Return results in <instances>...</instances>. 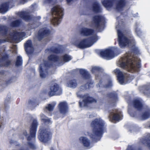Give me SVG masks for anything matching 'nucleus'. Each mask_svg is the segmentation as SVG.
<instances>
[{
  "instance_id": "f257e3e1",
  "label": "nucleus",
  "mask_w": 150,
  "mask_h": 150,
  "mask_svg": "<svg viewBox=\"0 0 150 150\" xmlns=\"http://www.w3.org/2000/svg\"><path fill=\"white\" fill-rule=\"evenodd\" d=\"M124 25L123 21H121L118 22V25L116 27L119 45L122 48L126 46L131 47L133 52L131 54L128 52L120 60V66L131 73L138 72L141 67L140 60L134 56L133 53L138 54L139 51L138 48L135 46V40L130 34V31L127 33L123 30Z\"/></svg>"
},
{
  "instance_id": "f03ea898",
  "label": "nucleus",
  "mask_w": 150,
  "mask_h": 150,
  "mask_svg": "<svg viewBox=\"0 0 150 150\" xmlns=\"http://www.w3.org/2000/svg\"><path fill=\"white\" fill-rule=\"evenodd\" d=\"M93 129L91 132H88V135L94 141L100 140L105 130V123L101 119H96L92 122L91 125Z\"/></svg>"
},
{
  "instance_id": "7ed1b4c3",
  "label": "nucleus",
  "mask_w": 150,
  "mask_h": 150,
  "mask_svg": "<svg viewBox=\"0 0 150 150\" xmlns=\"http://www.w3.org/2000/svg\"><path fill=\"white\" fill-rule=\"evenodd\" d=\"M8 30L6 26L0 25V45L5 42H9L11 40L21 41V39L25 35L24 32H18L16 30H13L8 35L7 33Z\"/></svg>"
},
{
  "instance_id": "20e7f679",
  "label": "nucleus",
  "mask_w": 150,
  "mask_h": 150,
  "mask_svg": "<svg viewBox=\"0 0 150 150\" xmlns=\"http://www.w3.org/2000/svg\"><path fill=\"white\" fill-rule=\"evenodd\" d=\"M48 61H44V64H42L39 66L40 75L42 78H45L47 76V70L51 65L50 62H56L59 60V58L56 55H51L48 57Z\"/></svg>"
},
{
  "instance_id": "39448f33",
  "label": "nucleus",
  "mask_w": 150,
  "mask_h": 150,
  "mask_svg": "<svg viewBox=\"0 0 150 150\" xmlns=\"http://www.w3.org/2000/svg\"><path fill=\"white\" fill-rule=\"evenodd\" d=\"M99 39L96 35H94L90 38H86L82 40H76L74 43V44L77 47L81 49L89 47L92 45Z\"/></svg>"
},
{
  "instance_id": "423d86ee",
  "label": "nucleus",
  "mask_w": 150,
  "mask_h": 150,
  "mask_svg": "<svg viewBox=\"0 0 150 150\" xmlns=\"http://www.w3.org/2000/svg\"><path fill=\"white\" fill-rule=\"evenodd\" d=\"M52 18L51 20L52 23L54 25L59 24L63 15V9L60 6H54L51 10Z\"/></svg>"
},
{
  "instance_id": "0eeeda50",
  "label": "nucleus",
  "mask_w": 150,
  "mask_h": 150,
  "mask_svg": "<svg viewBox=\"0 0 150 150\" xmlns=\"http://www.w3.org/2000/svg\"><path fill=\"white\" fill-rule=\"evenodd\" d=\"M117 77V79L120 84H126L131 80L130 76L128 74L123 73L119 69H116L113 71Z\"/></svg>"
},
{
  "instance_id": "6e6552de",
  "label": "nucleus",
  "mask_w": 150,
  "mask_h": 150,
  "mask_svg": "<svg viewBox=\"0 0 150 150\" xmlns=\"http://www.w3.org/2000/svg\"><path fill=\"white\" fill-rule=\"evenodd\" d=\"M105 21L103 17L100 16H95L93 18L92 26L98 31H101L103 29Z\"/></svg>"
},
{
  "instance_id": "1a4fd4ad",
  "label": "nucleus",
  "mask_w": 150,
  "mask_h": 150,
  "mask_svg": "<svg viewBox=\"0 0 150 150\" xmlns=\"http://www.w3.org/2000/svg\"><path fill=\"white\" fill-rule=\"evenodd\" d=\"M51 133L49 130L40 129L38 138L40 140L44 142H46L51 138Z\"/></svg>"
},
{
  "instance_id": "9d476101",
  "label": "nucleus",
  "mask_w": 150,
  "mask_h": 150,
  "mask_svg": "<svg viewBox=\"0 0 150 150\" xmlns=\"http://www.w3.org/2000/svg\"><path fill=\"white\" fill-rule=\"evenodd\" d=\"M62 93V90L58 85L54 83L50 86V91L48 92V95L50 96L55 95H60Z\"/></svg>"
},
{
  "instance_id": "9b49d317",
  "label": "nucleus",
  "mask_w": 150,
  "mask_h": 150,
  "mask_svg": "<svg viewBox=\"0 0 150 150\" xmlns=\"http://www.w3.org/2000/svg\"><path fill=\"white\" fill-rule=\"evenodd\" d=\"M38 125V123L37 121L35 120H34L30 129V135L27 138L28 141H31L33 142L35 141Z\"/></svg>"
},
{
  "instance_id": "f8f14e48",
  "label": "nucleus",
  "mask_w": 150,
  "mask_h": 150,
  "mask_svg": "<svg viewBox=\"0 0 150 150\" xmlns=\"http://www.w3.org/2000/svg\"><path fill=\"white\" fill-rule=\"evenodd\" d=\"M96 102L95 99L90 96L88 94H86L84 95L83 100L79 102V105L81 107L86 106L89 104L96 103Z\"/></svg>"
},
{
  "instance_id": "ddd939ff",
  "label": "nucleus",
  "mask_w": 150,
  "mask_h": 150,
  "mask_svg": "<svg viewBox=\"0 0 150 150\" xmlns=\"http://www.w3.org/2000/svg\"><path fill=\"white\" fill-rule=\"evenodd\" d=\"M110 117L112 118L114 120L117 121L122 119V115L120 110L114 109L109 111Z\"/></svg>"
},
{
  "instance_id": "4468645a",
  "label": "nucleus",
  "mask_w": 150,
  "mask_h": 150,
  "mask_svg": "<svg viewBox=\"0 0 150 150\" xmlns=\"http://www.w3.org/2000/svg\"><path fill=\"white\" fill-rule=\"evenodd\" d=\"M100 54L103 58L107 60L111 59L114 57L112 51L110 49L101 51L100 52Z\"/></svg>"
},
{
  "instance_id": "2eb2a0df",
  "label": "nucleus",
  "mask_w": 150,
  "mask_h": 150,
  "mask_svg": "<svg viewBox=\"0 0 150 150\" xmlns=\"http://www.w3.org/2000/svg\"><path fill=\"white\" fill-rule=\"evenodd\" d=\"M80 33L81 35L85 36L91 35L89 38L93 37L95 35H97L96 34L94 33V31L93 29L86 27H83L81 29Z\"/></svg>"
},
{
  "instance_id": "dca6fc26",
  "label": "nucleus",
  "mask_w": 150,
  "mask_h": 150,
  "mask_svg": "<svg viewBox=\"0 0 150 150\" xmlns=\"http://www.w3.org/2000/svg\"><path fill=\"white\" fill-rule=\"evenodd\" d=\"M11 64V62L8 59V56L4 53L0 54V66L7 67Z\"/></svg>"
},
{
  "instance_id": "f3484780",
  "label": "nucleus",
  "mask_w": 150,
  "mask_h": 150,
  "mask_svg": "<svg viewBox=\"0 0 150 150\" xmlns=\"http://www.w3.org/2000/svg\"><path fill=\"white\" fill-rule=\"evenodd\" d=\"M18 15L21 18L27 21L33 20L35 18L30 15L29 13L25 11L19 12L18 13Z\"/></svg>"
},
{
  "instance_id": "a211bd4d",
  "label": "nucleus",
  "mask_w": 150,
  "mask_h": 150,
  "mask_svg": "<svg viewBox=\"0 0 150 150\" xmlns=\"http://www.w3.org/2000/svg\"><path fill=\"white\" fill-rule=\"evenodd\" d=\"M59 112L63 115L67 113L68 110L67 104L65 101L60 102L58 105Z\"/></svg>"
},
{
  "instance_id": "6ab92c4d",
  "label": "nucleus",
  "mask_w": 150,
  "mask_h": 150,
  "mask_svg": "<svg viewBox=\"0 0 150 150\" xmlns=\"http://www.w3.org/2000/svg\"><path fill=\"white\" fill-rule=\"evenodd\" d=\"M134 107L137 110H142L143 108L144 104L142 100L139 98L134 99L133 102Z\"/></svg>"
},
{
  "instance_id": "aec40b11",
  "label": "nucleus",
  "mask_w": 150,
  "mask_h": 150,
  "mask_svg": "<svg viewBox=\"0 0 150 150\" xmlns=\"http://www.w3.org/2000/svg\"><path fill=\"white\" fill-rule=\"evenodd\" d=\"M50 30L46 28L40 29L38 32L37 38L39 40H41L44 37L48 35L50 33Z\"/></svg>"
},
{
  "instance_id": "412c9836",
  "label": "nucleus",
  "mask_w": 150,
  "mask_h": 150,
  "mask_svg": "<svg viewBox=\"0 0 150 150\" xmlns=\"http://www.w3.org/2000/svg\"><path fill=\"white\" fill-rule=\"evenodd\" d=\"M62 46L56 44L55 47H52L50 49H46L45 52L46 53H48L52 52L55 53H59L62 51Z\"/></svg>"
},
{
  "instance_id": "4be33fe9",
  "label": "nucleus",
  "mask_w": 150,
  "mask_h": 150,
  "mask_svg": "<svg viewBox=\"0 0 150 150\" xmlns=\"http://www.w3.org/2000/svg\"><path fill=\"white\" fill-rule=\"evenodd\" d=\"M79 140L80 143L87 149H90L92 147L91 145L90 140L87 137H81L79 138Z\"/></svg>"
},
{
  "instance_id": "5701e85b",
  "label": "nucleus",
  "mask_w": 150,
  "mask_h": 150,
  "mask_svg": "<svg viewBox=\"0 0 150 150\" xmlns=\"http://www.w3.org/2000/svg\"><path fill=\"white\" fill-rule=\"evenodd\" d=\"M25 50L28 54H31L33 52L34 48L32 44L31 41L28 40L24 45Z\"/></svg>"
},
{
  "instance_id": "b1692460",
  "label": "nucleus",
  "mask_w": 150,
  "mask_h": 150,
  "mask_svg": "<svg viewBox=\"0 0 150 150\" xmlns=\"http://www.w3.org/2000/svg\"><path fill=\"white\" fill-rule=\"evenodd\" d=\"M127 0H118L117 3L116 9L118 11H121L125 6Z\"/></svg>"
},
{
  "instance_id": "393cba45",
  "label": "nucleus",
  "mask_w": 150,
  "mask_h": 150,
  "mask_svg": "<svg viewBox=\"0 0 150 150\" xmlns=\"http://www.w3.org/2000/svg\"><path fill=\"white\" fill-rule=\"evenodd\" d=\"M103 69L99 67H92L91 72L95 74L96 78V79H97L99 77V75L98 74H100L101 73L103 72Z\"/></svg>"
},
{
  "instance_id": "a878e982",
  "label": "nucleus",
  "mask_w": 150,
  "mask_h": 150,
  "mask_svg": "<svg viewBox=\"0 0 150 150\" xmlns=\"http://www.w3.org/2000/svg\"><path fill=\"white\" fill-rule=\"evenodd\" d=\"M150 117V109L148 108L146 109V111L143 113L139 117L142 120H145Z\"/></svg>"
},
{
  "instance_id": "bb28decb",
  "label": "nucleus",
  "mask_w": 150,
  "mask_h": 150,
  "mask_svg": "<svg viewBox=\"0 0 150 150\" xmlns=\"http://www.w3.org/2000/svg\"><path fill=\"white\" fill-rule=\"evenodd\" d=\"M9 2L2 4L0 6V12L2 14L5 13L8 11Z\"/></svg>"
},
{
  "instance_id": "cd10ccee",
  "label": "nucleus",
  "mask_w": 150,
  "mask_h": 150,
  "mask_svg": "<svg viewBox=\"0 0 150 150\" xmlns=\"http://www.w3.org/2000/svg\"><path fill=\"white\" fill-rule=\"evenodd\" d=\"M109 97L111 99V103H112V105H115V102L117 99V95L115 92H113L109 94L108 95Z\"/></svg>"
},
{
  "instance_id": "c85d7f7f",
  "label": "nucleus",
  "mask_w": 150,
  "mask_h": 150,
  "mask_svg": "<svg viewBox=\"0 0 150 150\" xmlns=\"http://www.w3.org/2000/svg\"><path fill=\"white\" fill-rule=\"evenodd\" d=\"M114 0H104L102 1L103 5L108 9L111 8L113 5V1Z\"/></svg>"
},
{
  "instance_id": "c756f323",
  "label": "nucleus",
  "mask_w": 150,
  "mask_h": 150,
  "mask_svg": "<svg viewBox=\"0 0 150 150\" xmlns=\"http://www.w3.org/2000/svg\"><path fill=\"white\" fill-rule=\"evenodd\" d=\"M144 93L146 95L149 96L150 94V84H148L144 85L142 87Z\"/></svg>"
},
{
  "instance_id": "7c9ffc66",
  "label": "nucleus",
  "mask_w": 150,
  "mask_h": 150,
  "mask_svg": "<svg viewBox=\"0 0 150 150\" xmlns=\"http://www.w3.org/2000/svg\"><path fill=\"white\" fill-rule=\"evenodd\" d=\"M67 86L72 88H75L77 85L76 80L75 79H72L69 81L67 83Z\"/></svg>"
},
{
  "instance_id": "2f4dec72",
  "label": "nucleus",
  "mask_w": 150,
  "mask_h": 150,
  "mask_svg": "<svg viewBox=\"0 0 150 150\" xmlns=\"http://www.w3.org/2000/svg\"><path fill=\"white\" fill-rule=\"evenodd\" d=\"M92 9L95 13H99L101 11V9L100 6L99 4L96 1L94 2L93 5Z\"/></svg>"
},
{
  "instance_id": "473e14b6",
  "label": "nucleus",
  "mask_w": 150,
  "mask_h": 150,
  "mask_svg": "<svg viewBox=\"0 0 150 150\" xmlns=\"http://www.w3.org/2000/svg\"><path fill=\"white\" fill-rule=\"evenodd\" d=\"M79 71L80 74L83 78L86 79H88L90 78V75L89 73L86 70L84 69H79Z\"/></svg>"
},
{
  "instance_id": "72a5a7b5",
  "label": "nucleus",
  "mask_w": 150,
  "mask_h": 150,
  "mask_svg": "<svg viewBox=\"0 0 150 150\" xmlns=\"http://www.w3.org/2000/svg\"><path fill=\"white\" fill-rule=\"evenodd\" d=\"M56 103L55 102H53L51 104H49L47 106L45 107L44 109L45 111L47 112V111H52L56 105Z\"/></svg>"
},
{
  "instance_id": "f704fd0d",
  "label": "nucleus",
  "mask_w": 150,
  "mask_h": 150,
  "mask_svg": "<svg viewBox=\"0 0 150 150\" xmlns=\"http://www.w3.org/2000/svg\"><path fill=\"white\" fill-rule=\"evenodd\" d=\"M142 142L144 144H147V146L150 149V134H148L146 139H142Z\"/></svg>"
},
{
  "instance_id": "c9c22d12",
  "label": "nucleus",
  "mask_w": 150,
  "mask_h": 150,
  "mask_svg": "<svg viewBox=\"0 0 150 150\" xmlns=\"http://www.w3.org/2000/svg\"><path fill=\"white\" fill-rule=\"evenodd\" d=\"M42 120L45 123V124H49L52 123L50 119L45 116L43 114L40 115Z\"/></svg>"
},
{
  "instance_id": "e433bc0d",
  "label": "nucleus",
  "mask_w": 150,
  "mask_h": 150,
  "mask_svg": "<svg viewBox=\"0 0 150 150\" xmlns=\"http://www.w3.org/2000/svg\"><path fill=\"white\" fill-rule=\"evenodd\" d=\"M21 23V21L20 20H16L12 22L11 23V26L13 27H17L20 25Z\"/></svg>"
},
{
  "instance_id": "4c0bfd02",
  "label": "nucleus",
  "mask_w": 150,
  "mask_h": 150,
  "mask_svg": "<svg viewBox=\"0 0 150 150\" xmlns=\"http://www.w3.org/2000/svg\"><path fill=\"white\" fill-rule=\"evenodd\" d=\"M139 25V23H136L135 24V32L137 35L139 36H140L142 35V32L138 28V25Z\"/></svg>"
},
{
  "instance_id": "58836bf2",
  "label": "nucleus",
  "mask_w": 150,
  "mask_h": 150,
  "mask_svg": "<svg viewBox=\"0 0 150 150\" xmlns=\"http://www.w3.org/2000/svg\"><path fill=\"white\" fill-rule=\"evenodd\" d=\"M22 59L21 57L19 56L17 57L16 63V66H19L22 65Z\"/></svg>"
},
{
  "instance_id": "ea45409f",
  "label": "nucleus",
  "mask_w": 150,
  "mask_h": 150,
  "mask_svg": "<svg viewBox=\"0 0 150 150\" xmlns=\"http://www.w3.org/2000/svg\"><path fill=\"white\" fill-rule=\"evenodd\" d=\"M62 58L64 61L67 62L71 60L72 58L71 56L65 54L63 56Z\"/></svg>"
},
{
  "instance_id": "a19ab883",
  "label": "nucleus",
  "mask_w": 150,
  "mask_h": 150,
  "mask_svg": "<svg viewBox=\"0 0 150 150\" xmlns=\"http://www.w3.org/2000/svg\"><path fill=\"white\" fill-rule=\"evenodd\" d=\"M10 98L9 97L7 99H6L5 101V107L6 108H7L9 107V104L10 102Z\"/></svg>"
},
{
  "instance_id": "79ce46f5",
  "label": "nucleus",
  "mask_w": 150,
  "mask_h": 150,
  "mask_svg": "<svg viewBox=\"0 0 150 150\" xmlns=\"http://www.w3.org/2000/svg\"><path fill=\"white\" fill-rule=\"evenodd\" d=\"M28 103L30 106H32L33 107H35L36 106V102L34 100H29Z\"/></svg>"
},
{
  "instance_id": "37998d69",
  "label": "nucleus",
  "mask_w": 150,
  "mask_h": 150,
  "mask_svg": "<svg viewBox=\"0 0 150 150\" xmlns=\"http://www.w3.org/2000/svg\"><path fill=\"white\" fill-rule=\"evenodd\" d=\"M129 130L131 132H136L137 129L135 126H132L130 127Z\"/></svg>"
},
{
  "instance_id": "c03bdc74",
  "label": "nucleus",
  "mask_w": 150,
  "mask_h": 150,
  "mask_svg": "<svg viewBox=\"0 0 150 150\" xmlns=\"http://www.w3.org/2000/svg\"><path fill=\"white\" fill-rule=\"evenodd\" d=\"M86 85L87 86V89H89L91 88H92L94 86L93 82L91 81L88 83H87Z\"/></svg>"
},
{
  "instance_id": "a18cd8bd",
  "label": "nucleus",
  "mask_w": 150,
  "mask_h": 150,
  "mask_svg": "<svg viewBox=\"0 0 150 150\" xmlns=\"http://www.w3.org/2000/svg\"><path fill=\"white\" fill-rule=\"evenodd\" d=\"M87 89V86L86 84L85 86H81L79 88V90L80 91H82L86 90Z\"/></svg>"
},
{
  "instance_id": "49530a36",
  "label": "nucleus",
  "mask_w": 150,
  "mask_h": 150,
  "mask_svg": "<svg viewBox=\"0 0 150 150\" xmlns=\"http://www.w3.org/2000/svg\"><path fill=\"white\" fill-rule=\"evenodd\" d=\"M112 86V81H108V84L104 86V87L106 88H109Z\"/></svg>"
},
{
  "instance_id": "de8ad7c7",
  "label": "nucleus",
  "mask_w": 150,
  "mask_h": 150,
  "mask_svg": "<svg viewBox=\"0 0 150 150\" xmlns=\"http://www.w3.org/2000/svg\"><path fill=\"white\" fill-rule=\"evenodd\" d=\"M15 78L13 77L10 80L7 81L6 82L7 84H9L12 82L15 81L16 80L15 79Z\"/></svg>"
},
{
  "instance_id": "09e8293b",
  "label": "nucleus",
  "mask_w": 150,
  "mask_h": 150,
  "mask_svg": "<svg viewBox=\"0 0 150 150\" xmlns=\"http://www.w3.org/2000/svg\"><path fill=\"white\" fill-rule=\"evenodd\" d=\"M28 145L31 148L35 149V146L34 144L29 142L28 143Z\"/></svg>"
},
{
  "instance_id": "8fccbe9b",
  "label": "nucleus",
  "mask_w": 150,
  "mask_h": 150,
  "mask_svg": "<svg viewBox=\"0 0 150 150\" xmlns=\"http://www.w3.org/2000/svg\"><path fill=\"white\" fill-rule=\"evenodd\" d=\"M77 95L78 97H79L80 98H83L84 95L83 96L81 94L80 92H78L77 93Z\"/></svg>"
},
{
  "instance_id": "3c124183",
  "label": "nucleus",
  "mask_w": 150,
  "mask_h": 150,
  "mask_svg": "<svg viewBox=\"0 0 150 150\" xmlns=\"http://www.w3.org/2000/svg\"><path fill=\"white\" fill-rule=\"evenodd\" d=\"M127 150H134V149L132 146H128V148Z\"/></svg>"
},
{
  "instance_id": "603ef678",
  "label": "nucleus",
  "mask_w": 150,
  "mask_h": 150,
  "mask_svg": "<svg viewBox=\"0 0 150 150\" xmlns=\"http://www.w3.org/2000/svg\"><path fill=\"white\" fill-rule=\"evenodd\" d=\"M102 81H100L98 83V85H97V87H102V86L101 84L102 83Z\"/></svg>"
},
{
  "instance_id": "864d4df0",
  "label": "nucleus",
  "mask_w": 150,
  "mask_h": 150,
  "mask_svg": "<svg viewBox=\"0 0 150 150\" xmlns=\"http://www.w3.org/2000/svg\"><path fill=\"white\" fill-rule=\"evenodd\" d=\"M34 24H31V25H29V26H30V29H31L33 28H35V26H34Z\"/></svg>"
},
{
  "instance_id": "5fc2aeb1",
  "label": "nucleus",
  "mask_w": 150,
  "mask_h": 150,
  "mask_svg": "<svg viewBox=\"0 0 150 150\" xmlns=\"http://www.w3.org/2000/svg\"><path fill=\"white\" fill-rule=\"evenodd\" d=\"M23 134L25 136H27V133L26 131H24L23 132Z\"/></svg>"
},
{
  "instance_id": "6e6d98bb",
  "label": "nucleus",
  "mask_w": 150,
  "mask_h": 150,
  "mask_svg": "<svg viewBox=\"0 0 150 150\" xmlns=\"http://www.w3.org/2000/svg\"><path fill=\"white\" fill-rule=\"evenodd\" d=\"M67 3L69 4V3L71 2L72 1V0H67Z\"/></svg>"
},
{
  "instance_id": "4d7b16f0",
  "label": "nucleus",
  "mask_w": 150,
  "mask_h": 150,
  "mask_svg": "<svg viewBox=\"0 0 150 150\" xmlns=\"http://www.w3.org/2000/svg\"><path fill=\"white\" fill-rule=\"evenodd\" d=\"M52 0H47L46 1L47 2H50L51 1H52Z\"/></svg>"
},
{
  "instance_id": "13d9d810",
  "label": "nucleus",
  "mask_w": 150,
  "mask_h": 150,
  "mask_svg": "<svg viewBox=\"0 0 150 150\" xmlns=\"http://www.w3.org/2000/svg\"><path fill=\"white\" fill-rule=\"evenodd\" d=\"M128 113L130 114V115L132 116H133V115H131V114H130V112H129V110L128 111Z\"/></svg>"
},
{
  "instance_id": "bf43d9fd",
  "label": "nucleus",
  "mask_w": 150,
  "mask_h": 150,
  "mask_svg": "<svg viewBox=\"0 0 150 150\" xmlns=\"http://www.w3.org/2000/svg\"><path fill=\"white\" fill-rule=\"evenodd\" d=\"M10 143L11 144L13 143V141L12 140H11V141H10Z\"/></svg>"
},
{
  "instance_id": "052dcab7",
  "label": "nucleus",
  "mask_w": 150,
  "mask_h": 150,
  "mask_svg": "<svg viewBox=\"0 0 150 150\" xmlns=\"http://www.w3.org/2000/svg\"><path fill=\"white\" fill-rule=\"evenodd\" d=\"M36 5V4H34L32 5V6H35Z\"/></svg>"
},
{
  "instance_id": "680f3d73",
  "label": "nucleus",
  "mask_w": 150,
  "mask_h": 150,
  "mask_svg": "<svg viewBox=\"0 0 150 150\" xmlns=\"http://www.w3.org/2000/svg\"><path fill=\"white\" fill-rule=\"evenodd\" d=\"M3 19H6V18L5 17H3Z\"/></svg>"
},
{
  "instance_id": "e2e57ef3",
  "label": "nucleus",
  "mask_w": 150,
  "mask_h": 150,
  "mask_svg": "<svg viewBox=\"0 0 150 150\" xmlns=\"http://www.w3.org/2000/svg\"><path fill=\"white\" fill-rule=\"evenodd\" d=\"M50 150H54L53 148H51Z\"/></svg>"
},
{
  "instance_id": "0e129e2a",
  "label": "nucleus",
  "mask_w": 150,
  "mask_h": 150,
  "mask_svg": "<svg viewBox=\"0 0 150 150\" xmlns=\"http://www.w3.org/2000/svg\"><path fill=\"white\" fill-rule=\"evenodd\" d=\"M119 18H120L119 17H118L117 18V20H118L119 19Z\"/></svg>"
},
{
  "instance_id": "69168bd1",
  "label": "nucleus",
  "mask_w": 150,
  "mask_h": 150,
  "mask_svg": "<svg viewBox=\"0 0 150 150\" xmlns=\"http://www.w3.org/2000/svg\"><path fill=\"white\" fill-rule=\"evenodd\" d=\"M117 137H116V138H115V139H116L117 138Z\"/></svg>"
},
{
  "instance_id": "338daca9",
  "label": "nucleus",
  "mask_w": 150,
  "mask_h": 150,
  "mask_svg": "<svg viewBox=\"0 0 150 150\" xmlns=\"http://www.w3.org/2000/svg\"><path fill=\"white\" fill-rule=\"evenodd\" d=\"M139 150H140V149H139Z\"/></svg>"
}]
</instances>
